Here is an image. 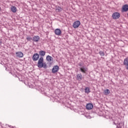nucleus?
I'll return each instance as SVG.
<instances>
[{
    "instance_id": "bb28decb",
    "label": "nucleus",
    "mask_w": 128,
    "mask_h": 128,
    "mask_svg": "<svg viewBox=\"0 0 128 128\" xmlns=\"http://www.w3.org/2000/svg\"><path fill=\"white\" fill-rule=\"evenodd\" d=\"M2 11V8L0 7V12Z\"/></svg>"
},
{
    "instance_id": "f3484780",
    "label": "nucleus",
    "mask_w": 128,
    "mask_h": 128,
    "mask_svg": "<svg viewBox=\"0 0 128 128\" xmlns=\"http://www.w3.org/2000/svg\"><path fill=\"white\" fill-rule=\"evenodd\" d=\"M11 11L12 12H16V7L14 6H12L11 7Z\"/></svg>"
},
{
    "instance_id": "423d86ee",
    "label": "nucleus",
    "mask_w": 128,
    "mask_h": 128,
    "mask_svg": "<svg viewBox=\"0 0 128 128\" xmlns=\"http://www.w3.org/2000/svg\"><path fill=\"white\" fill-rule=\"evenodd\" d=\"M58 70H60V66L58 65L54 66L52 68V74H56V72H58Z\"/></svg>"
},
{
    "instance_id": "412c9836",
    "label": "nucleus",
    "mask_w": 128,
    "mask_h": 128,
    "mask_svg": "<svg viewBox=\"0 0 128 128\" xmlns=\"http://www.w3.org/2000/svg\"><path fill=\"white\" fill-rule=\"evenodd\" d=\"M98 54L101 56H104V52L103 51H100Z\"/></svg>"
},
{
    "instance_id": "f257e3e1",
    "label": "nucleus",
    "mask_w": 128,
    "mask_h": 128,
    "mask_svg": "<svg viewBox=\"0 0 128 128\" xmlns=\"http://www.w3.org/2000/svg\"><path fill=\"white\" fill-rule=\"evenodd\" d=\"M36 66L39 68H43L44 70H46L48 68V66L46 63L44 62V58L42 57L40 58L38 60Z\"/></svg>"
},
{
    "instance_id": "a878e982",
    "label": "nucleus",
    "mask_w": 128,
    "mask_h": 128,
    "mask_svg": "<svg viewBox=\"0 0 128 128\" xmlns=\"http://www.w3.org/2000/svg\"><path fill=\"white\" fill-rule=\"evenodd\" d=\"M2 44V40H0V46Z\"/></svg>"
},
{
    "instance_id": "6e6552de",
    "label": "nucleus",
    "mask_w": 128,
    "mask_h": 128,
    "mask_svg": "<svg viewBox=\"0 0 128 128\" xmlns=\"http://www.w3.org/2000/svg\"><path fill=\"white\" fill-rule=\"evenodd\" d=\"M40 40V36H35L32 38L33 42H38Z\"/></svg>"
},
{
    "instance_id": "ddd939ff",
    "label": "nucleus",
    "mask_w": 128,
    "mask_h": 128,
    "mask_svg": "<svg viewBox=\"0 0 128 128\" xmlns=\"http://www.w3.org/2000/svg\"><path fill=\"white\" fill-rule=\"evenodd\" d=\"M54 34L56 36H60V34H62V30H60V29L56 28L54 30Z\"/></svg>"
},
{
    "instance_id": "7ed1b4c3",
    "label": "nucleus",
    "mask_w": 128,
    "mask_h": 128,
    "mask_svg": "<svg viewBox=\"0 0 128 128\" xmlns=\"http://www.w3.org/2000/svg\"><path fill=\"white\" fill-rule=\"evenodd\" d=\"M32 60H34V62L38 60H40V54H38V53L34 54L32 56Z\"/></svg>"
},
{
    "instance_id": "9d476101",
    "label": "nucleus",
    "mask_w": 128,
    "mask_h": 128,
    "mask_svg": "<svg viewBox=\"0 0 128 128\" xmlns=\"http://www.w3.org/2000/svg\"><path fill=\"white\" fill-rule=\"evenodd\" d=\"M80 70L82 74H86L88 70V68H86V66H82L80 68Z\"/></svg>"
},
{
    "instance_id": "6ab92c4d",
    "label": "nucleus",
    "mask_w": 128,
    "mask_h": 128,
    "mask_svg": "<svg viewBox=\"0 0 128 128\" xmlns=\"http://www.w3.org/2000/svg\"><path fill=\"white\" fill-rule=\"evenodd\" d=\"M110 94V90L106 89L104 91V94L105 96H108V94Z\"/></svg>"
},
{
    "instance_id": "cd10ccee",
    "label": "nucleus",
    "mask_w": 128,
    "mask_h": 128,
    "mask_svg": "<svg viewBox=\"0 0 128 128\" xmlns=\"http://www.w3.org/2000/svg\"><path fill=\"white\" fill-rule=\"evenodd\" d=\"M114 124H116V123L114 122Z\"/></svg>"
},
{
    "instance_id": "dca6fc26",
    "label": "nucleus",
    "mask_w": 128,
    "mask_h": 128,
    "mask_svg": "<svg viewBox=\"0 0 128 128\" xmlns=\"http://www.w3.org/2000/svg\"><path fill=\"white\" fill-rule=\"evenodd\" d=\"M84 92L85 94H90V88L86 87L84 89Z\"/></svg>"
},
{
    "instance_id": "aec40b11",
    "label": "nucleus",
    "mask_w": 128,
    "mask_h": 128,
    "mask_svg": "<svg viewBox=\"0 0 128 128\" xmlns=\"http://www.w3.org/2000/svg\"><path fill=\"white\" fill-rule=\"evenodd\" d=\"M56 10H58V12H62V8L60 6H57L56 8Z\"/></svg>"
},
{
    "instance_id": "4be33fe9",
    "label": "nucleus",
    "mask_w": 128,
    "mask_h": 128,
    "mask_svg": "<svg viewBox=\"0 0 128 128\" xmlns=\"http://www.w3.org/2000/svg\"><path fill=\"white\" fill-rule=\"evenodd\" d=\"M122 126H124V124L122 123H120L117 126V128H122Z\"/></svg>"
},
{
    "instance_id": "9b49d317",
    "label": "nucleus",
    "mask_w": 128,
    "mask_h": 128,
    "mask_svg": "<svg viewBox=\"0 0 128 128\" xmlns=\"http://www.w3.org/2000/svg\"><path fill=\"white\" fill-rule=\"evenodd\" d=\"M77 80H78V82H80V80H82V74H77L76 78Z\"/></svg>"
},
{
    "instance_id": "39448f33",
    "label": "nucleus",
    "mask_w": 128,
    "mask_h": 128,
    "mask_svg": "<svg viewBox=\"0 0 128 128\" xmlns=\"http://www.w3.org/2000/svg\"><path fill=\"white\" fill-rule=\"evenodd\" d=\"M80 26V20L74 22L72 24V26L74 28H78Z\"/></svg>"
},
{
    "instance_id": "20e7f679",
    "label": "nucleus",
    "mask_w": 128,
    "mask_h": 128,
    "mask_svg": "<svg viewBox=\"0 0 128 128\" xmlns=\"http://www.w3.org/2000/svg\"><path fill=\"white\" fill-rule=\"evenodd\" d=\"M46 60L50 62V64H52L54 62V58L52 56L48 55L46 57Z\"/></svg>"
},
{
    "instance_id": "393cba45",
    "label": "nucleus",
    "mask_w": 128,
    "mask_h": 128,
    "mask_svg": "<svg viewBox=\"0 0 128 128\" xmlns=\"http://www.w3.org/2000/svg\"><path fill=\"white\" fill-rule=\"evenodd\" d=\"M6 126H8L9 128H14V126H10V125H8V124H6Z\"/></svg>"
},
{
    "instance_id": "1a4fd4ad",
    "label": "nucleus",
    "mask_w": 128,
    "mask_h": 128,
    "mask_svg": "<svg viewBox=\"0 0 128 128\" xmlns=\"http://www.w3.org/2000/svg\"><path fill=\"white\" fill-rule=\"evenodd\" d=\"M123 64L124 66H125V68L126 70H128V57L124 60Z\"/></svg>"
},
{
    "instance_id": "f03ea898",
    "label": "nucleus",
    "mask_w": 128,
    "mask_h": 128,
    "mask_svg": "<svg viewBox=\"0 0 128 128\" xmlns=\"http://www.w3.org/2000/svg\"><path fill=\"white\" fill-rule=\"evenodd\" d=\"M113 20H118L120 18V14L119 12H115L112 14Z\"/></svg>"
},
{
    "instance_id": "0eeeda50",
    "label": "nucleus",
    "mask_w": 128,
    "mask_h": 128,
    "mask_svg": "<svg viewBox=\"0 0 128 128\" xmlns=\"http://www.w3.org/2000/svg\"><path fill=\"white\" fill-rule=\"evenodd\" d=\"M128 11V5L124 4L122 6V12H126Z\"/></svg>"
},
{
    "instance_id": "a211bd4d",
    "label": "nucleus",
    "mask_w": 128,
    "mask_h": 128,
    "mask_svg": "<svg viewBox=\"0 0 128 128\" xmlns=\"http://www.w3.org/2000/svg\"><path fill=\"white\" fill-rule=\"evenodd\" d=\"M26 40H27V42H32V38L30 36H27Z\"/></svg>"
},
{
    "instance_id": "f8f14e48",
    "label": "nucleus",
    "mask_w": 128,
    "mask_h": 128,
    "mask_svg": "<svg viewBox=\"0 0 128 128\" xmlns=\"http://www.w3.org/2000/svg\"><path fill=\"white\" fill-rule=\"evenodd\" d=\"M94 108V105L92 104L88 103L86 105V110H92Z\"/></svg>"
},
{
    "instance_id": "2eb2a0df",
    "label": "nucleus",
    "mask_w": 128,
    "mask_h": 128,
    "mask_svg": "<svg viewBox=\"0 0 128 128\" xmlns=\"http://www.w3.org/2000/svg\"><path fill=\"white\" fill-rule=\"evenodd\" d=\"M16 56H18V58H22L24 56V53L22 52H16Z\"/></svg>"
},
{
    "instance_id": "4468645a",
    "label": "nucleus",
    "mask_w": 128,
    "mask_h": 128,
    "mask_svg": "<svg viewBox=\"0 0 128 128\" xmlns=\"http://www.w3.org/2000/svg\"><path fill=\"white\" fill-rule=\"evenodd\" d=\"M46 52L44 50H40L39 52V56H40V58H44L46 56Z\"/></svg>"
},
{
    "instance_id": "5701e85b",
    "label": "nucleus",
    "mask_w": 128,
    "mask_h": 128,
    "mask_svg": "<svg viewBox=\"0 0 128 128\" xmlns=\"http://www.w3.org/2000/svg\"><path fill=\"white\" fill-rule=\"evenodd\" d=\"M78 66H82V62H80L78 64Z\"/></svg>"
},
{
    "instance_id": "b1692460",
    "label": "nucleus",
    "mask_w": 128,
    "mask_h": 128,
    "mask_svg": "<svg viewBox=\"0 0 128 128\" xmlns=\"http://www.w3.org/2000/svg\"><path fill=\"white\" fill-rule=\"evenodd\" d=\"M4 66L6 68V70H8V68H6V65L4 64Z\"/></svg>"
}]
</instances>
